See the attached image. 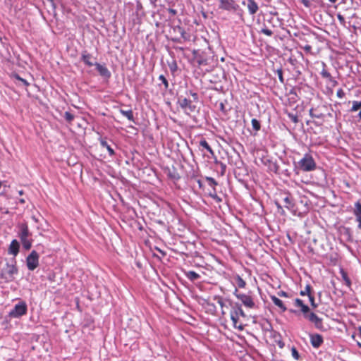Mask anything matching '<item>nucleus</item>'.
<instances>
[{"label":"nucleus","mask_w":361,"mask_h":361,"mask_svg":"<svg viewBox=\"0 0 361 361\" xmlns=\"http://www.w3.org/2000/svg\"><path fill=\"white\" fill-rule=\"evenodd\" d=\"M224 108V105L221 103V109L223 110Z\"/></svg>","instance_id":"63"},{"label":"nucleus","mask_w":361,"mask_h":361,"mask_svg":"<svg viewBox=\"0 0 361 361\" xmlns=\"http://www.w3.org/2000/svg\"><path fill=\"white\" fill-rule=\"evenodd\" d=\"M233 294L238 299H239L242 302L245 307L250 309L256 307L255 303L252 296L244 293H238L237 288L235 289Z\"/></svg>","instance_id":"5"},{"label":"nucleus","mask_w":361,"mask_h":361,"mask_svg":"<svg viewBox=\"0 0 361 361\" xmlns=\"http://www.w3.org/2000/svg\"><path fill=\"white\" fill-rule=\"evenodd\" d=\"M277 295L279 296V297H284V298H288L289 297V295L287 292L286 291H283V290H280L277 293Z\"/></svg>","instance_id":"47"},{"label":"nucleus","mask_w":361,"mask_h":361,"mask_svg":"<svg viewBox=\"0 0 361 361\" xmlns=\"http://www.w3.org/2000/svg\"><path fill=\"white\" fill-rule=\"evenodd\" d=\"M300 294L302 296H305V295L309 296L310 295H312V287H311V286L310 284H307L305 288V290H301L300 292Z\"/></svg>","instance_id":"31"},{"label":"nucleus","mask_w":361,"mask_h":361,"mask_svg":"<svg viewBox=\"0 0 361 361\" xmlns=\"http://www.w3.org/2000/svg\"><path fill=\"white\" fill-rule=\"evenodd\" d=\"M214 300L216 301V302L221 306V309H223L224 306V302L223 298L221 296L216 295L214 297ZM222 314H225V312L224 310H221Z\"/></svg>","instance_id":"35"},{"label":"nucleus","mask_w":361,"mask_h":361,"mask_svg":"<svg viewBox=\"0 0 361 361\" xmlns=\"http://www.w3.org/2000/svg\"><path fill=\"white\" fill-rule=\"evenodd\" d=\"M309 113H310V116L312 118H323L324 117V114L319 112L318 111H317L316 109H314L313 108L310 109Z\"/></svg>","instance_id":"25"},{"label":"nucleus","mask_w":361,"mask_h":361,"mask_svg":"<svg viewBox=\"0 0 361 361\" xmlns=\"http://www.w3.org/2000/svg\"><path fill=\"white\" fill-rule=\"evenodd\" d=\"M185 276L189 280L192 281H196L200 278V274L194 271H189L185 272Z\"/></svg>","instance_id":"24"},{"label":"nucleus","mask_w":361,"mask_h":361,"mask_svg":"<svg viewBox=\"0 0 361 361\" xmlns=\"http://www.w3.org/2000/svg\"><path fill=\"white\" fill-rule=\"evenodd\" d=\"M358 118H359V121L361 120V110L360 111L359 114H358Z\"/></svg>","instance_id":"62"},{"label":"nucleus","mask_w":361,"mask_h":361,"mask_svg":"<svg viewBox=\"0 0 361 361\" xmlns=\"http://www.w3.org/2000/svg\"><path fill=\"white\" fill-rule=\"evenodd\" d=\"M231 319L233 322V325L235 329H238L240 331H243L244 329V325L238 322V317H234L233 314H231Z\"/></svg>","instance_id":"21"},{"label":"nucleus","mask_w":361,"mask_h":361,"mask_svg":"<svg viewBox=\"0 0 361 361\" xmlns=\"http://www.w3.org/2000/svg\"><path fill=\"white\" fill-rule=\"evenodd\" d=\"M197 183L199 187L201 188L202 187V182L201 181V180L197 179Z\"/></svg>","instance_id":"58"},{"label":"nucleus","mask_w":361,"mask_h":361,"mask_svg":"<svg viewBox=\"0 0 361 361\" xmlns=\"http://www.w3.org/2000/svg\"><path fill=\"white\" fill-rule=\"evenodd\" d=\"M159 80L161 81L164 84L165 89H168L169 87V82L167 79L163 75H160L159 77Z\"/></svg>","instance_id":"42"},{"label":"nucleus","mask_w":361,"mask_h":361,"mask_svg":"<svg viewBox=\"0 0 361 361\" xmlns=\"http://www.w3.org/2000/svg\"><path fill=\"white\" fill-rule=\"evenodd\" d=\"M179 30H180V35H181V37L185 39V40H188V38L186 37V32L185 31L181 28V27H178Z\"/></svg>","instance_id":"50"},{"label":"nucleus","mask_w":361,"mask_h":361,"mask_svg":"<svg viewBox=\"0 0 361 361\" xmlns=\"http://www.w3.org/2000/svg\"><path fill=\"white\" fill-rule=\"evenodd\" d=\"M94 66L96 67V69L99 72V75L106 78L109 79L111 76V73L109 71V70L104 66L102 65L97 62L94 63Z\"/></svg>","instance_id":"10"},{"label":"nucleus","mask_w":361,"mask_h":361,"mask_svg":"<svg viewBox=\"0 0 361 361\" xmlns=\"http://www.w3.org/2000/svg\"><path fill=\"white\" fill-rule=\"evenodd\" d=\"M260 32L263 33L267 36H271L273 35L272 30L269 29L266 25H264L263 27H262Z\"/></svg>","instance_id":"39"},{"label":"nucleus","mask_w":361,"mask_h":361,"mask_svg":"<svg viewBox=\"0 0 361 361\" xmlns=\"http://www.w3.org/2000/svg\"><path fill=\"white\" fill-rule=\"evenodd\" d=\"M6 272L8 275V277H6V279H8L10 281H13L14 279V275L18 274V269L16 264H10L6 263Z\"/></svg>","instance_id":"12"},{"label":"nucleus","mask_w":361,"mask_h":361,"mask_svg":"<svg viewBox=\"0 0 361 361\" xmlns=\"http://www.w3.org/2000/svg\"><path fill=\"white\" fill-rule=\"evenodd\" d=\"M322 70L320 72V75H322V77L323 78H326L330 81H332L333 80L332 77H331V74L329 73V71L326 70V63L322 62Z\"/></svg>","instance_id":"22"},{"label":"nucleus","mask_w":361,"mask_h":361,"mask_svg":"<svg viewBox=\"0 0 361 361\" xmlns=\"http://www.w3.org/2000/svg\"><path fill=\"white\" fill-rule=\"evenodd\" d=\"M291 355H292L293 357L297 360H299L300 357V355L295 347H292Z\"/></svg>","instance_id":"40"},{"label":"nucleus","mask_w":361,"mask_h":361,"mask_svg":"<svg viewBox=\"0 0 361 361\" xmlns=\"http://www.w3.org/2000/svg\"><path fill=\"white\" fill-rule=\"evenodd\" d=\"M353 105L350 109L351 112L357 111L361 109V102L360 101H353Z\"/></svg>","instance_id":"32"},{"label":"nucleus","mask_w":361,"mask_h":361,"mask_svg":"<svg viewBox=\"0 0 361 361\" xmlns=\"http://www.w3.org/2000/svg\"><path fill=\"white\" fill-rule=\"evenodd\" d=\"M287 116L289 118V119L293 122L294 123H298L299 120L298 117L296 114H293V113L287 112Z\"/></svg>","instance_id":"38"},{"label":"nucleus","mask_w":361,"mask_h":361,"mask_svg":"<svg viewBox=\"0 0 361 361\" xmlns=\"http://www.w3.org/2000/svg\"><path fill=\"white\" fill-rule=\"evenodd\" d=\"M231 314H233L234 317H246L243 310L242 309L240 304H239L238 302L233 304L231 302Z\"/></svg>","instance_id":"11"},{"label":"nucleus","mask_w":361,"mask_h":361,"mask_svg":"<svg viewBox=\"0 0 361 361\" xmlns=\"http://www.w3.org/2000/svg\"><path fill=\"white\" fill-rule=\"evenodd\" d=\"M19 202L20 204H24L25 202V199L21 198V199H19Z\"/></svg>","instance_id":"60"},{"label":"nucleus","mask_w":361,"mask_h":361,"mask_svg":"<svg viewBox=\"0 0 361 361\" xmlns=\"http://www.w3.org/2000/svg\"><path fill=\"white\" fill-rule=\"evenodd\" d=\"M343 235L347 236L348 240H352V231L350 228L345 227L343 228Z\"/></svg>","instance_id":"37"},{"label":"nucleus","mask_w":361,"mask_h":361,"mask_svg":"<svg viewBox=\"0 0 361 361\" xmlns=\"http://www.w3.org/2000/svg\"><path fill=\"white\" fill-rule=\"evenodd\" d=\"M207 180L209 181L210 185H217V182L213 178L207 177Z\"/></svg>","instance_id":"49"},{"label":"nucleus","mask_w":361,"mask_h":361,"mask_svg":"<svg viewBox=\"0 0 361 361\" xmlns=\"http://www.w3.org/2000/svg\"><path fill=\"white\" fill-rule=\"evenodd\" d=\"M353 214L355 216V217L361 216V203L360 201H357L355 203Z\"/></svg>","instance_id":"30"},{"label":"nucleus","mask_w":361,"mask_h":361,"mask_svg":"<svg viewBox=\"0 0 361 361\" xmlns=\"http://www.w3.org/2000/svg\"><path fill=\"white\" fill-rule=\"evenodd\" d=\"M302 48L305 50L306 53L312 52V47L309 44H306L304 47H302Z\"/></svg>","instance_id":"53"},{"label":"nucleus","mask_w":361,"mask_h":361,"mask_svg":"<svg viewBox=\"0 0 361 361\" xmlns=\"http://www.w3.org/2000/svg\"><path fill=\"white\" fill-rule=\"evenodd\" d=\"M218 164L220 165L221 169V174H224L226 169V165L224 163L222 162H216Z\"/></svg>","instance_id":"51"},{"label":"nucleus","mask_w":361,"mask_h":361,"mask_svg":"<svg viewBox=\"0 0 361 361\" xmlns=\"http://www.w3.org/2000/svg\"><path fill=\"white\" fill-rule=\"evenodd\" d=\"M357 331H358V335L361 338V326L358 327Z\"/></svg>","instance_id":"59"},{"label":"nucleus","mask_w":361,"mask_h":361,"mask_svg":"<svg viewBox=\"0 0 361 361\" xmlns=\"http://www.w3.org/2000/svg\"><path fill=\"white\" fill-rule=\"evenodd\" d=\"M275 204L277 207L278 212L281 214H283L284 211L283 209V206L278 201H275Z\"/></svg>","instance_id":"46"},{"label":"nucleus","mask_w":361,"mask_h":361,"mask_svg":"<svg viewBox=\"0 0 361 361\" xmlns=\"http://www.w3.org/2000/svg\"><path fill=\"white\" fill-rule=\"evenodd\" d=\"M301 3L307 8L310 7V3L309 0H300Z\"/></svg>","instance_id":"57"},{"label":"nucleus","mask_w":361,"mask_h":361,"mask_svg":"<svg viewBox=\"0 0 361 361\" xmlns=\"http://www.w3.org/2000/svg\"><path fill=\"white\" fill-rule=\"evenodd\" d=\"M276 72L280 82L283 83L284 79L283 77V71L281 69H278Z\"/></svg>","instance_id":"44"},{"label":"nucleus","mask_w":361,"mask_h":361,"mask_svg":"<svg viewBox=\"0 0 361 361\" xmlns=\"http://www.w3.org/2000/svg\"><path fill=\"white\" fill-rule=\"evenodd\" d=\"M200 146L202 147L203 149H206L208 152H209L211 154H214V151L212 149V147L209 146L208 142L206 140H202L200 142Z\"/></svg>","instance_id":"27"},{"label":"nucleus","mask_w":361,"mask_h":361,"mask_svg":"<svg viewBox=\"0 0 361 361\" xmlns=\"http://www.w3.org/2000/svg\"><path fill=\"white\" fill-rule=\"evenodd\" d=\"M288 99L289 101V103L290 104H295L299 99V97L298 96L296 90L294 87L290 90V91L288 93Z\"/></svg>","instance_id":"20"},{"label":"nucleus","mask_w":361,"mask_h":361,"mask_svg":"<svg viewBox=\"0 0 361 361\" xmlns=\"http://www.w3.org/2000/svg\"><path fill=\"white\" fill-rule=\"evenodd\" d=\"M27 305L25 301H20L16 304L14 307L9 312L8 315L11 318H19L27 314Z\"/></svg>","instance_id":"4"},{"label":"nucleus","mask_w":361,"mask_h":361,"mask_svg":"<svg viewBox=\"0 0 361 361\" xmlns=\"http://www.w3.org/2000/svg\"><path fill=\"white\" fill-rule=\"evenodd\" d=\"M26 264L30 271L35 270L39 265V255L32 250L26 258Z\"/></svg>","instance_id":"6"},{"label":"nucleus","mask_w":361,"mask_h":361,"mask_svg":"<svg viewBox=\"0 0 361 361\" xmlns=\"http://www.w3.org/2000/svg\"><path fill=\"white\" fill-rule=\"evenodd\" d=\"M18 237L19 238H26L31 235L27 223H22L18 225Z\"/></svg>","instance_id":"13"},{"label":"nucleus","mask_w":361,"mask_h":361,"mask_svg":"<svg viewBox=\"0 0 361 361\" xmlns=\"http://www.w3.org/2000/svg\"><path fill=\"white\" fill-rule=\"evenodd\" d=\"M169 176L173 180H178L180 178V176L176 172H169Z\"/></svg>","instance_id":"43"},{"label":"nucleus","mask_w":361,"mask_h":361,"mask_svg":"<svg viewBox=\"0 0 361 361\" xmlns=\"http://www.w3.org/2000/svg\"><path fill=\"white\" fill-rule=\"evenodd\" d=\"M337 18L341 23H345V18L341 14H338Z\"/></svg>","instance_id":"56"},{"label":"nucleus","mask_w":361,"mask_h":361,"mask_svg":"<svg viewBox=\"0 0 361 361\" xmlns=\"http://www.w3.org/2000/svg\"><path fill=\"white\" fill-rule=\"evenodd\" d=\"M243 5H246L248 9V12L250 15H255L259 10V6L257 2L255 0H247V3L245 1H243Z\"/></svg>","instance_id":"14"},{"label":"nucleus","mask_w":361,"mask_h":361,"mask_svg":"<svg viewBox=\"0 0 361 361\" xmlns=\"http://www.w3.org/2000/svg\"><path fill=\"white\" fill-rule=\"evenodd\" d=\"M356 221L358 222L357 228L361 230V216H356Z\"/></svg>","instance_id":"55"},{"label":"nucleus","mask_w":361,"mask_h":361,"mask_svg":"<svg viewBox=\"0 0 361 361\" xmlns=\"http://www.w3.org/2000/svg\"><path fill=\"white\" fill-rule=\"evenodd\" d=\"M341 274L343 280L345 281V285L348 287H350L351 286V281H350V278L348 277V274L343 269H341Z\"/></svg>","instance_id":"28"},{"label":"nucleus","mask_w":361,"mask_h":361,"mask_svg":"<svg viewBox=\"0 0 361 361\" xmlns=\"http://www.w3.org/2000/svg\"><path fill=\"white\" fill-rule=\"evenodd\" d=\"M210 197L214 200L216 202H221V198L220 197H219L216 193H214V194H210Z\"/></svg>","instance_id":"45"},{"label":"nucleus","mask_w":361,"mask_h":361,"mask_svg":"<svg viewBox=\"0 0 361 361\" xmlns=\"http://www.w3.org/2000/svg\"><path fill=\"white\" fill-rule=\"evenodd\" d=\"M281 199L283 207L290 211H295L294 198L289 192H284L281 195Z\"/></svg>","instance_id":"7"},{"label":"nucleus","mask_w":361,"mask_h":361,"mask_svg":"<svg viewBox=\"0 0 361 361\" xmlns=\"http://www.w3.org/2000/svg\"><path fill=\"white\" fill-rule=\"evenodd\" d=\"M185 94L187 96H191L192 99L180 95L178 97L177 104L186 114L190 115L197 111V106L194 104V102L199 101V95L197 92L192 90L186 91Z\"/></svg>","instance_id":"2"},{"label":"nucleus","mask_w":361,"mask_h":361,"mask_svg":"<svg viewBox=\"0 0 361 361\" xmlns=\"http://www.w3.org/2000/svg\"><path fill=\"white\" fill-rule=\"evenodd\" d=\"M235 282L238 285V286L240 288H243L245 287L246 286V283L245 281L243 279L242 277H240L239 275H238L236 277H235Z\"/></svg>","instance_id":"34"},{"label":"nucleus","mask_w":361,"mask_h":361,"mask_svg":"<svg viewBox=\"0 0 361 361\" xmlns=\"http://www.w3.org/2000/svg\"><path fill=\"white\" fill-rule=\"evenodd\" d=\"M298 167L302 171H312L317 168V164L310 154H305L298 162Z\"/></svg>","instance_id":"3"},{"label":"nucleus","mask_w":361,"mask_h":361,"mask_svg":"<svg viewBox=\"0 0 361 361\" xmlns=\"http://www.w3.org/2000/svg\"><path fill=\"white\" fill-rule=\"evenodd\" d=\"M295 305L300 308V312L302 313L305 319H306L307 315L312 312L310 311V308L301 299L296 298L295 300Z\"/></svg>","instance_id":"9"},{"label":"nucleus","mask_w":361,"mask_h":361,"mask_svg":"<svg viewBox=\"0 0 361 361\" xmlns=\"http://www.w3.org/2000/svg\"><path fill=\"white\" fill-rule=\"evenodd\" d=\"M120 113L123 116L126 117L129 121L135 122L133 112L131 109H128V110L120 109Z\"/></svg>","instance_id":"23"},{"label":"nucleus","mask_w":361,"mask_h":361,"mask_svg":"<svg viewBox=\"0 0 361 361\" xmlns=\"http://www.w3.org/2000/svg\"><path fill=\"white\" fill-rule=\"evenodd\" d=\"M11 77L13 78H15L18 82H21L22 85H23L25 87H27L30 85V83L25 79L22 78L17 73H13Z\"/></svg>","instance_id":"29"},{"label":"nucleus","mask_w":361,"mask_h":361,"mask_svg":"<svg viewBox=\"0 0 361 361\" xmlns=\"http://www.w3.org/2000/svg\"><path fill=\"white\" fill-rule=\"evenodd\" d=\"M169 67H170V70H171L172 72H174L175 71H176V69H177V65H176V61H173L171 64H170V65H169Z\"/></svg>","instance_id":"54"},{"label":"nucleus","mask_w":361,"mask_h":361,"mask_svg":"<svg viewBox=\"0 0 361 361\" xmlns=\"http://www.w3.org/2000/svg\"><path fill=\"white\" fill-rule=\"evenodd\" d=\"M193 59L200 68H204V71H209L214 68L218 61L217 56H215L210 48L204 51L194 50L192 51Z\"/></svg>","instance_id":"1"},{"label":"nucleus","mask_w":361,"mask_h":361,"mask_svg":"<svg viewBox=\"0 0 361 361\" xmlns=\"http://www.w3.org/2000/svg\"><path fill=\"white\" fill-rule=\"evenodd\" d=\"M270 298H271V301L273 302V303L276 306H277L279 308H280V310H281L282 312H284L287 310V307L283 304V301L281 300H280L279 298H277L275 295H271Z\"/></svg>","instance_id":"19"},{"label":"nucleus","mask_w":361,"mask_h":361,"mask_svg":"<svg viewBox=\"0 0 361 361\" xmlns=\"http://www.w3.org/2000/svg\"><path fill=\"white\" fill-rule=\"evenodd\" d=\"M92 55L87 50H83L81 53V61L88 67L94 66V63L92 61Z\"/></svg>","instance_id":"16"},{"label":"nucleus","mask_w":361,"mask_h":361,"mask_svg":"<svg viewBox=\"0 0 361 361\" xmlns=\"http://www.w3.org/2000/svg\"><path fill=\"white\" fill-rule=\"evenodd\" d=\"M20 244L17 240L14 239L11 241L8 247V253L16 256L19 252Z\"/></svg>","instance_id":"17"},{"label":"nucleus","mask_w":361,"mask_h":361,"mask_svg":"<svg viewBox=\"0 0 361 361\" xmlns=\"http://www.w3.org/2000/svg\"><path fill=\"white\" fill-rule=\"evenodd\" d=\"M309 301L310 302L311 306L313 309H315L318 307V304L315 302L314 296L312 294L308 296Z\"/></svg>","instance_id":"41"},{"label":"nucleus","mask_w":361,"mask_h":361,"mask_svg":"<svg viewBox=\"0 0 361 361\" xmlns=\"http://www.w3.org/2000/svg\"><path fill=\"white\" fill-rule=\"evenodd\" d=\"M331 3H336L337 0H329Z\"/></svg>","instance_id":"64"},{"label":"nucleus","mask_w":361,"mask_h":361,"mask_svg":"<svg viewBox=\"0 0 361 361\" xmlns=\"http://www.w3.org/2000/svg\"><path fill=\"white\" fill-rule=\"evenodd\" d=\"M63 118L68 123H71L73 121L75 116L71 112L66 111L63 114Z\"/></svg>","instance_id":"36"},{"label":"nucleus","mask_w":361,"mask_h":361,"mask_svg":"<svg viewBox=\"0 0 361 361\" xmlns=\"http://www.w3.org/2000/svg\"><path fill=\"white\" fill-rule=\"evenodd\" d=\"M279 337H280V338H279V340H276V343H277L278 346H279L280 348H283L284 347V345H285V343H284V342L281 340V336H280V335H279Z\"/></svg>","instance_id":"48"},{"label":"nucleus","mask_w":361,"mask_h":361,"mask_svg":"<svg viewBox=\"0 0 361 361\" xmlns=\"http://www.w3.org/2000/svg\"><path fill=\"white\" fill-rule=\"evenodd\" d=\"M336 95L339 98H343L344 96H345V92L341 88L339 90H338L337 92H336Z\"/></svg>","instance_id":"52"},{"label":"nucleus","mask_w":361,"mask_h":361,"mask_svg":"<svg viewBox=\"0 0 361 361\" xmlns=\"http://www.w3.org/2000/svg\"><path fill=\"white\" fill-rule=\"evenodd\" d=\"M99 142H100V145L101 146L103 147V148H105L106 149V150L108 151L109 152V154L111 156V157H113L115 155V151L114 149L112 148L111 145H109L108 143V142L106 140V138H102L101 137L99 139Z\"/></svg>","instance_id":"18"},{"label":"nucleus","mask_w":361,"mask_h":361,"mask_svg":"<svg viewBox=\"0 0 361 361\" xmlns=\"http://www.w3.org/2000/svg\"><path fill=\"white\" fill-rule=\"evenodd\" d=\"M323 342L324 339L322 335L318 334L310 335V343L314 348H318L319 347L321 346Z\"/></svg>","instance_id":"15"},{"label":"nucleus","mask_w":361,"mask_h":361,"mask_svg":"<svg viewBox=\"0 0 361 361\" xmlns=\"http://www.w3.org/2000/svg\"><path fill=\"white\" fill-rule=\"evenodd\" d=\"M18 194H19L20 195H23L24 194L23 190H19V191H18Z\"/></svg>","instance_id":"61"},{"label":"nucleus","mask_w":361,"mask_h":361,"mask_svg":"<svg viewBox=\"0 0 361 361\" xmlns=\"http://www.w3.org/2000/svg\"><path fill=\"white\" fill-rule=\"evenodd\" d=\"M310 322L312 323L315 328L319 330H324V325H323V319L320 317H319L315 313L313 312L311 314H309L307 315L306 319Z\"/></svg>","instance_id":"8"},{"label":"nucleus","mask_w":361,"mask_h":361,"mask_svg":"<svg viewBox=\"0 0 361 361\" xmlns=\"http://www.w3.org/2000/svg\"><path fill=\"white\" fill-rule=\"evenodd\" d=\"M23 247L25 250H28L32 247V240H30L28 238H20Z\"/></svg>","instance_id":"26"},{"label":"nucleus","mask_w":361,"mask_h":361,"mask_svg":"<svg viewBox=\"0 0 361 361\" xmlns=\"http://www.w3.org/2000/svg\"><path fill=\"white\" fill-rule=\"evenodd\" d=\"M251 123H252V127L253 130H255V131H259L260 130L261 124H260V122L257 119L252 118Z\"/></svg>","instance_id":"33"}]
</instances>
